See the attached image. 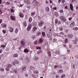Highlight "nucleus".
<instances>
[{
	"label": "nucleus",
	"instance_id": "1",
	"mask_svg": "<svg viewBox=\"0 0 78 78\" xmlns=\"http://www.w3.org/2000/svg\"><path fill=\"white\" fill-rule=\"evenodd\" d=\"M31 28H32V25L31 24H29L27 28V31H29L31 29Z\"/></svg>",
	"mask_w": 78,
	"mask_h": 78
},
{
	"label": "nucleus",
	"instance_id": "2",
	"mask_svg": "<svg viewBox=\"0 0 78 78\" xmlns=\"http://www.w3.org/2000/svg\"><path fill=\"white\" fill-rule=\"evenodd\" d=\"M44 25V22L43 21H40L38 23V26L39 27H41Z\"/></svg>",
	"mask_w": 78,
	"mask_h": 78
},
{
	"label": "nucleus",
	"instance_id": "3",
	"mask_svg": "<svg viewBox=\"0 0 78 78\" xmlns=\"http://www.w3.org/2000/svg\"><path fill=\"white\" fill-rule=\"evenodd\" d=\"M73 41L74 44H77V41H78V37L74 38L73 39Z\"/></svg>",
	"mask_w": 78,
	"mask_h": 78
},
{
	"label": "nucleus",
	"instance_id": "4",
	"mask_svg": "<svg viewBox=\"0 0 78 78\" xmlns=\"http://www.w3.org/2000/svg\"><path fill=\"white\" fill-rule=\"evenodd\" d=\"M60 19L62 20V21H64L65 22V21H66V19L64 17V16H61L60 17Z\"/></svg>",
	"mask_w": 78,
	"mask_h": 78
},
{
	"label": "nucleus",
	"instance_id": "5",
	"mask_svg": "<svg viewBox=\"0 0 78 78\" xmlns=\"http://www.w3.org/2000/svg\"><path fill=\"white\" fill-rule=\"evenodd\" d=\"M21 43L22 46L23 47H25V42L23 41H21Z\"/></svg>",
	"mask_w": 78,
	"mask_h": 78
},
{
	"label": "nucleus",
	"instance_id": "6",
	"mask_svg": "<svg viewBox=\"0 0 78 78\" xmlns=\"http://www.w3.org/2000/svg\"><path fill=\"white\" fill-rule=\"evenodd\" d=\"M19 61L17 60H15L13 62V64L15 66V64H19Z\"/></svg>",
	"mask_w": 78,
	"mask_h": 78
},
{
	"label": "nucleus",
	"instance_id": "7",
	"mask_svg": "<svg viewBox=\"0 0 78 78\" xmlns=\"http://www.w3.org/2000/svg\"><path fill=\"white\" fill-rule=\"evenodd\" d=\"M19 16L21 18H23V17H24V15L22 12L19 13Z\"/></svg>",
	"mask_w": 78,
	"mask_h": 78
},
{
	"label": "nucleus",
	"instance_id": "8",
	"mask_svg": "<svg viewBox=\"0 0 78 78\" xmlns=\"http://www.w3.org/2000/svg\"><path fill=\"white\" fill-rule=\"evenodd\" d=\"M75 22H73L71 23L70 24V25H69V27H70V28H72L73 27V26H74V25H75Z\"/></svg>",
	"mask_w": 78,
	"mask_h": 78
},
{
	"label": "nucleus",
	"instance_id": "9",
	"mask_svg": "<svg viewBox=\"0 0 78 78\" xmlns=\"http://www.w3.org/2000/svg\"><path fill=\"white\" fill-rule=\"evenodd\" d=\"M10 18L11 20H13V21L16 20V18H15V17H14V16L11 15L10 16Z\"/></svg>",
	"mask_w": 78,
	"mask_h": 78
},
{
	"label": "nucleus",
	"instance_id": "10",
	"mask_svg": "<svg viewBox=\"0 0 78 78\" xmlns=\"http://www.w3.org/2000/svg\"><path fill=\"white\" fill-rule=\"evenodd\" d=\"M37 30V27L36 26H35L32 29V30L33 32H34L35 31H36Z\"/></svg>",
	"mask_w": 78,
	"mask_h": 78
},
{
	"label": "nucleus",
	"instance_id": "11",
	"mask_svg": "<svg viewBox=\"0 0 78 78\" xmlns=\"http://www.w3.org/2000/svg\"><path fill=\"white\" fill-rule=\"evenodd\" d=\"M70 8L71 11H73V5L72 4H70Z\"/></svg>",
	"mask_w": 78,
	"mask_h": 78
},
{
	"label": "nucleus",
	"instance_id": "12",
	"mask_svg": "<svg viewBox=\"0 0 78 78\" xmlns=\"http://www.w3.org/2000/svg\"><path fill=\"white\" fill-rule=\"evenodd\" d=\"M26 69H27V66H23L22 69V71H25Z\"/></svg>",
	"mask_w": 78,
	"mask_h": 78
},
{
	"label": "nucleus",
	"instance_id": "13",
	"mask_svg": "<svg viewBox=\"0 0 78 78\" xmlns=\"http://www.w3.org/2000/svg\"><path fill=\"white\" fill-rule=\"evenodd\" d=\"M47 35L48 37H51L52 36V34L51 32H49L47 34Z\"/></svg>",
	"mask_w": 78,
	"mask_h": 78
},
{
	"label": "nucleus",
	"instance_id": "14",
	"mask_svg": "<svg viewBox=\"0 0 78 78\" xmlns=\"http://www.w3.org/2000/svg\"><path fill=\"white\" fill-rule=\"evenodd\" d=\"M9 31L11 33H12L14 31V28L12 27H10L9 28Z\"/></svg>",
	"mask_w": 78,
	"mask_h": 78
},
{
	"label": "nucleus",
	"instance_id": "15",
	"mask_svg": "<svg viewBox=\"0 0 78 78\" xmlns=\"http://www.w3.org/2000/svg\"><path fill=\"white\" fill-rule=\"evenodd\" d=\"M33 72L34 74H35V75H37L39 73V71L37 70H35Z\"/></svg>",
	"mask_w": 78,
	"mask_h": 78
},
{
	"label": "nucleus",
	"instance_id": "16",
	"mask_svg": "<svg viewBox=\"0 0 78 78\" xmlns=\"http://www.w3.org/2000/svg\"><path fill=\"white\" fill-rule=\"evenodd\" d=\"M30 69L32 71L35 70V69H36L35 68H34V67L33 66H30Z\"/></svg>",
	"mask_w": 78,
	"mask_h": 78
},
{
	"label": "nucleus",
	"instance_id": "17",
	"mask_svg": "<svg viewBox=\"0 0 78 78\" xmlns=\"http://www.w3.org/2000/svg\"><path fill=\"white\" fill-rule=\"evenodd\" d=\"M41 34V32L40 31H39L36 33L37 36H39Z\"/></svg>",
	"mask_w": 78,
	"mask_h": 78
},
{
	"label": "nucleus",
	"instance_id": "18",
	"mask_svg": "<svg viewBox=\"0 0 78 78\" xmlns=\"http://www.w3.org/2000/svg\"><path fill=\"white\" fill-rule=\"evenodd\" d=\"M39 44H42L43 42V40H42V38H41L39 40Z\"/></svg>",
	"mask_w": 78,
	"mask_h": 78
},
{
	"label": "nucleus",
	"instance_id": "19",
	"mask_svg": "<svg viewBox=\"0 0 78 78\" xmlns=\"http://www.w3.org/2000/svg\"><path fill=\"white\" fill-rule=\"evenodd\" d=\"M23 25L24 27H26L27 26V21H25L23 23Z\"/></svg>",
	"mask_w": 78,
	"mask_h": 78
},
{
	"label": "nucleus",
	"instance_id": "20",
	"mask_svg": "<svg viewBox=\"0 0 78 78\" xmlns=\"http://www.w3.org/2000/svg\"><path fill=\"white\" fill-rule=\"evenodd\" d=\"M12 67V65L10 64H8L7 65V67H8L9 68H11Z\"/></svg>",
	"mask_w": 78,
	"mask_h": 78
},
{
	"label": "nucleus",
	"instance_id": "21",
	"mask_svg": "<svg viewBox=\"0 0 78 78\" xmlns=\"http://www.w3.org/2000/svg\"><path fill=\"white\" fill-rule=\"evenodd\" d=\"M13 57L14 58H17L18 57V54L16 53L13 55Z\"/></svg>",
	"mask_w": 78,
	"mask_h": 78
},
{
	"label": "nucleus",
	"instance_id": "22",
	"mask_svg": "<svg viewBox=\"0 0 78 78\" xmlns=\"http://www.w3.org/2000/svg\"><path fill=\"white\" fill-rule=\"evenodd\" d=\"M58 72L59 73H63V70L62 69H59L58 70Z\"/></svg>",
	"mask_w": 78,
	"mask_h": 78
},
{
	"label": "nucleus",
	"instance_id": "23",
	"mask_svg": "<svg viewBox=\"0 0 78 78\" xmlns=\"http://www.w3.org/2000/svg\"><path fill=\"white\" fill-rule=\"evenodd\" d=\"M1 27H4L5 28L6 27V24H5L4 23H2L1 24Z\"/></svg>",
	"mask_w": 78,
	"mask_h": 78
},
{
	"label": "nucleus",
	"instance_id": "24",
	"mask_svg": "<svg viewBox=\"0 0 78 78\" xmlns=\"http://www.w3.org/2000/svg\"><path fill=\"white\" fill-rule=\"evenodd\" d=\"M24 51L25 53H28L29 51V50L28 49H25L24 50Z\"/></svg>",
	"mask_w": 78,
	"mask_h": 78
},
{
	"label": "nucleus",
	"instance_id": "25",
	"mask_svg": "<svg viewBox=\"0 0 78 78\" xmlns=\"http://www.w3.org/2000/svg\"><path fill=\"white\" fill-rule=\"evenodd\" d=\"M46 10L47 11V12H49L50 11V9L48 7H47L46 8Z\"/></svg>",
	"mask_w": 78,
	"mask_h": 78
},
{
	"label": "nucleus",
	"instance_id": "26",
	"mask_svg": "<svg viewBox=\"0 0 78 78\" xmlns=\"http://www.w3.org/2000/svg\"><path fill=\"white\" fill-rule=\"evenodd\" d=\"M19 31V29H18L17 28L15 30V33L17 34V33H18V32Z\"/></svg>",
	"mask_w": 78,
	"mask_h": 78
},
{
	"label": "nucleus",
	"instance_id": "27",
	"mask_svg": "<svg viewBox=\"0 0 78 78\" xmlns=\"http://www.w3.org/2000/svg\"><path fill=\"white\" fill-rule=\"evenodd\" d=\"M54 14H55V16H56V17H58V12H55L54 13Z\"/></svg>",
	"mask_w": 78,
	"mask_h": 78
},
{
	"label": "nucleus",
	"instance_id": "28",
	"mask_svg": "<svg viewBox=\"0 0 78 78\" xmlns=\"http://www.w3.org/2000/svg\"><path fill=\"white\" fill-rule=\"evenodd\" d=\"M64 42L65 44H67V43L68 42V39H67V38L65 39Z\"/></svg>",
	"mask_w": 78,
	"mask_h": 78
},
{
	"label": "nucleus",
	"instance_id": "29",
	"mask_svg": "<svg viewBox=\"0 0 78 78\" xmlns=\"http://www.w3.org/2000/svg\"><path fill=\"white\" fill-rule=\"evenodd\" d=\"M68 37L69 38H72V37H73V35L71 34H69L68 35Z\"/></svg>",
	"mask_w": 78,
	"mask_h": 78
},
{
	"label": "nucleus",
	"instance_id": "30",
	"mask_svg": "<svg viewBox=\"0 0 78 78\" xmlns=\"http://www.w3.org/2000/svg\"><path fill=\"white\" fill-rule=\"evenodd\" d=\"M35 13H36L35 12H32L31 13V16H34V15H35Z\"/></svg>",
	"mask_w": 78,
	"mask_h": 78
},
{
	"label": "nucleus",
	"instance_id": "31",
	"mask_svg": "<svg viewBox=\"0 0 78 78\" xmlns=\"http://www.w3.org/2000/svg\"><path fill=\"white\" fill-rule=\"evenodd\" d=\"M35 6H37L39 5V2H37V1H36L35 2Z\"/></svg>",
	"mask_w": 78,
	"mask_h": 78
},
{
	"label": "nucleus",
	"instance_id": "32",
	"mask_svg": "<svg viewBox=\"0 0 78 78\" xmlns=\"http://www.w3.org/2000/svg\"><path fill=\"white\" fill-rule=\"evenodd\" d=\"M51 52H50V51H48V55L49 57L51 56Z\"/></svg>",
	"mask_w": 78,
	"mask_h": 78
},
{
	"label": "nucleus",
	"instance_id": "33",
	"mask_svg": "<svg viewBox=\"0 0 78 78\" xmlns=\"http://www.w3.org/2000/svg\"><path fill=\"white\" fill-rule=\"evenodd\" d=\"M32 20H33V19H32V18L30 17L29 19V21L30 22H32Z\"/></svg>",
	"mask_w": 78,
	"mask_h": 78
},
{
	"label": "nucleus",
	"instance_id": "34",
	"mask_svg": "<svg viewBox=\"0 0 78 78\" xmlns=\"http://www.w3.org/2000/svg\"><path fill=\"white\" fill-rule=\"evenodd\" d=\"M2 32L4 34H6V30H2Z\"/></svg>",
	"mask_w": 78,
	"mask_h": 78
},
{
	"label": "nucleus",
	"instance_id": "35",
	"mask_svg": "<svg viewBox=\"0 0 78 78\" xmlns=\"http://www.w3.org/2000/svg\"><path fill=\"white\" fill-rule=\"evenodd\" d=\"M10 11L12 12H14L15 11V10H14L13 9H12L10 10Z\"/></svg>",
	"mask_w": 78,
	"mask_h": 78
},
{
	"label": "nucleus",
	"instance_id": "36",
	"mask_svg": "<svg viewBox=\"0 0 78 78\" xmlns=\"http://www.w3.org/2000/svg\"><path fill=\"white\" fill-rule=\"evenodd\" d=\"M55 53L58 54V55H59V51H55Z\"/></svg>",
	"mask_w": 78,
	"mask_h": 78
},
{
	"label": "nucleus",
	"instance_id": "37",
	"mask_svg": "<svg viewBox=\"0 0 78 78\" xmlns=\"http://www.w3.org/2000/svg\"><path fill=\"white\" fill-rule=\"evenodd\" d=\"M42 36L44 37L45 36V32H42Z\"/></svg>",
	"mask_w": 78,
	"mask_h": 78
},
{
	"label": "nucleus",
	"instance_id": "38",
	"mask_svg": "<svg viewBox=\"0 0 78 78\" xmlns=\"http://www.w3.org/2000/svg\"><path fill=\"white\" fill-rule=\"evenodd\" d=\"M5 70L7 71H9V68L7 67V68L5 69Z\"/></svg>",
	"mask_w": 78,
	"mask_h": 78
},
{
	"label": "nucleus",
	"instance_id": "39",
	"mask_svg": "<svg viewBox=\"0 0 78 78\" xmlns=\"http://www.w3.org/2000/svg\"><path fill=\"white\" fill-rule=\"evenodd\" d=\"M59 67V65H55L54 66V67L55 69H56V68H58Z\"/></svg>",
	"mask_w": 78,
	"mask_h": 78
},
{
	"label": "nucleus",
	"instance_id": "40",
	"mask_svg": "<svg viewBox=\"0 0 78 78\" xmlns=\"http://www.w3.org/2000/svg\"><path fill=\"white\" fill-rule=\"evenodd\" d=\"M65 76H66V75L65 74H63L61 76V78H64Z\"/></svg>",
	"mask_w": 78,
	"mask_h": 78
},
{
	"label": "nucleus",
	"instance_id": "41",
	"mask_svg": "<svg viewBox=\"0 0 78 78\" xmlns=\"http://www.w3.org/2000/svg\"><path fill=\"white\" fill-rule=\"evenodd\" d=\"M59 30L60 31H62V30H63V28L62 27H61L59 28Z\"/></svg>",
	"mask_w": 78,
	"mask_h": 78
},
{
	"label": "nucleus",
	"instance_id": "42",
	"mask_svg": "<svg viewBox=\"0 0 78 78\" xmlns=\"http://www.w3.org/2000/svg\"><path fill=\"white\" fill-rule=\"evenodd\" d=\"M55 23L56 24H57L58 23V19L55 20Z\"/></svg>",
	"mask_w": 78,
	"mask_h": 78
},
{
	"label": "nucleus",
	"instance_id": "43",
	"mask_svg": "<svg viewBox=\"0 0 78 78\" xmlns=\"http://www.w3.org/2000/svg\"><path fill=\"white\" fill-rule=\"evenodd\" d=\"M4 69L3 68H0V70L2 71V72H4Z\"/></svg>",
	"mask_w": 78,
	"mask_h": 78
},
{
	"label": "nucleus",
	"instance_id": "44",
	"mask_svg": "<svg viewBox=\"0 0 78 78\" xmlns=\"http://www.w3.org/2000/svg\"><path fill=\"white\" fill-rule=\"evenodd\" d=\"M36 48L37 50H38L39 49H41V47H37Z\"/></svg>",
	"mask_w": 78,
	"mask_h": 78
},
{
	"label": "nucleus",
	"instance_id": "45",
	"mask_svg": "<svg viewBox=\"0 0 78 78\" xmlns=\"http://www.w3.org/2000/svg\"><path fill=\"white\" fill-rule=\"evenodd\" d=\"M74 30H78V27H75L74 28Z\"/></svg>",
	"mask_w": 78,
	"mask_h": 78
},
{
	"label": "nucleus",
	"instance_id": "46",
	"mask_svg": "<svg viewBox=\"0 0 78 78\" xmlns=\"http://www.w3.org/2000/svg\"><path fill=\"white\" fill-rule=\"evenodd\" d=\"M59 12H61V13H63V10H59Z\"/></svg>",
	"mask_w": 78,
	"mask_h": 78
},
{
	"label": "nucleus",
	"instance_id": "47",
	"mask_svg": "<svg viewBox=\"0 0 78 78\" xmlns=\"http://www.w3.org/2000/svg\"><path fill=\"white\" fill-rule=\"evenodd\" d=\"M35 37L34 36H33L32 37V39H34L35 38Z\"/></svg>",
	"mask_w": 78,
	"mask_h": 78
},
{
	"label": "nucleus",
	"instance_id": "48",
	"mask_svg": "<svg viewBox=\"0 0 78 78\" xmlns=\"http://www.w3.org/2000/svg\"><path fill=\"white\" fill-rule=\"evenodd\" d=\"M1 47H2V48H5V47H6V46L4 45H2L1 46Z\"/></svg>",
	"mask_w": 78,
	"mask_h": 78
},
{
	"label": "nucleus",
	"instance_id": "49",
	"mask_svg": "<svg viewBox=\"0 0 78 78\" xmlns=\"http://www.w3.org/2000/svg\"><path fill=\"white\" fill-rule=\"evenodd\" d=\"M37 41H36L34 43V44H35V45L37 44Z\"/></svg>",
	"mask_w": 78,
	"mask_h": 78
},
{
	"label": "nucleus",
	"instance_id": "50",
	"mask_svg": "<svg viewBox=\"0 0 78 78\" xmlns=\"http://www.w3.org/2000/svg\"><path fill=\"white\" fill-rule=\"evenodd\" d=\"M14 72L15 74H17V70L15 69L14 71Z\"/></svg>",
	"mask_w": 78,
	"mask_h": 78
},
{
	"label": "nucleus",
	"instance_id": "51",
	"mask_svg": "<svg viewBox=\"0 0 78 78\" xmlns=\"http://www.w3.org/2000/svg\"><path fill=\"white\" fill-rule=\"evenodd\" d=\"M57 41V39H54L53 40V42H56V41Z\"/></svg>",
	"mask_w": 78,
	"mask_h": 78
},
{
	"label": "nucleus",
	"instance_id": "52",
	"mask_svg": "<svg viewBox=\"0 0 78 78\" xmlns=\"http://www.w3.org/2000/svg\"><path fill=\"white\" fill-rule=\"evenodd\" d=\"M6 5H10V3L9 2H8L5 3Z\"/></svg>",
	"mask_w": 78,
	"mask_h": 78
},
{
	"label": "nucleus",
	"instance_id": "53",
	"mask_svg": "<svg viewBox=\"0 0 78 78\" xmlns=\"http://www.w3.org/2000/svg\"><path fill=\"white\" fill-rule=\"evenodd\" d=\"M38 59H39V58L37 57H35V60H38Z\"/></svg>",
	"mask_w": 78,
	"mask_h": 78
},
{
	"label": "nucleus",
	"instance_id": "54",
	"mask_svg": "<svg viewBox=\"0 0 78 78\" xmlns=\"http://www.w3.org/2000/svg\"><path fill=\"white\" fill-rule=\"evenodd\" d=\"M56 78H59V75H56Z\"/></svg>",
	"mask_w": 78,
	"mask_h": 78
},
{
	"label": "nucleus",
	"instance_id": "55",
	"mask_svg": "<svg viewBox=\"0 0 78 78\" xmlns=\"http://www.w3.org/2000/svg\"><path fill=\"white\" fill-rule=\"evenodd\" d=\"M61 21H58V25L61 24Z\"/></svg>",
	"mask_w": 78,
	"mask_h": 78
},
{
	"label": "nucleus",
	"instance_id": "56",
	"mask_svg": "<svg viewBox=\"0 0 78 78\" xmlns=\"http://www.w3.org/2000/svg\"><path fill=\"white\" fill-rule=\"evenodd\" d=\"M65 0H62V3H65Z\"/></svg>",
	"mask_w": 78,
	"mask_h": 78
},
{
	"label": "nucleus",
	"instance_id": "57",
	"mask_svg": "<svg viewBox=\"0 0 78 78\" xmlns=\"http://www.w3.org/2000/svg\"><path fill=\"white\" fill-rule=\"evenodd\" d=\"M3 51V50L2 49H0V53H2Z\"/></svg>",
	"mask_w": 78,
	"mask_h": 78
},
{
	"label": "nucleus",
	"instance_id": "58",
	"mask_svg": "<svg viewBox=\"0 0 78 78\" xmlns=\"http://www.w3.org/2000/svg\"><path fill=\"white\" fill-rule=\"evenodd\" d=\"M56 9H57V8L55 7L53 8V9H55V10H56Z\"/></svg>",
	"mask_w": 78,
	"mask_h": 78
},
{
	"label": "nucleus",
	"instance_id": "59",
	"mask_svg": "<svg viewBox=\"0 0 78 78\" xmlns=\"http://www.w3.org/2000/svg\"><path fill=\"white\" fill-rule=\"evenodd\" d=\"M73 68L74 69H75V64H73Z\"/></svg>",
	"mask_w": 78,
	"mask_h": 78
},
{
	"label": "nucleus",
	"instance_id": "60",
	"mask_svg": "<svg viewBox=\"0 0 78 78\" xmlns=\"http://www.w3.org/2000/svg\"><path fill=\"white\" fill-rule=\"evenodd\" d=\"M49 31L50 32H51V31H52V30H51V28H50Z\"/></svg>",
	"mask_w": 78,
	"mask_h": 78
},
{
	"label": "nucleus",
	"instance_id": "61",
	"mask_svg": "<svg viewBox=\"0 0 78 78\" xmlns=\"http://www.w3.org/2000/svg\"><path fill=\"white\" fill-rule=\"evenodd\" d=\"M2 22V20L0 19V24H1Z\"/></svg>",
	"mask_w": 78,
	"mask_h": 78
},
{
	"label": "nucleus",
	"instance_id": "62",
	"mask_svg": "<svg viewBox=\"0 0 78 78\" xmlns=\"http://www.w3.org/2000/svg\"><path fill=\"white\" fill-rule=\"evenodd\" d=\"M27 18H28V16H27V15H26L25 16V19H27Z\"/></svg>",
	"mask_w": 78,
	"mask_h": 78
},
{
	"label": "nucleus",
	"instance_id": "63",
	"mask_svg": "<svg viewBox=\"0 0 78 78\" xmlns=\"http://www.w3.org/2000/svg\"><path fill=\"white\" fill-rule=\"evenodd\" d=\"M76 57L77 59H78V55H76L75 56Z\"/></svg>",
	"mask_w": 78,
	"mask_h": 78
},
{
	"label": "nucleus",
	"instance_id": "64",
	"mask_svg": "<svg viewBox=\"0 0 78 78\" xmlns=\"http://www.w3.org/2000/svg\"><path fill=\"white\" fill-rule=\"evenodd\" d=\"M72 17H71V18H69V20H72Z\"/></svg>",
	"mask_w": 78,
	"mask_h": 78
}]
</instances>
